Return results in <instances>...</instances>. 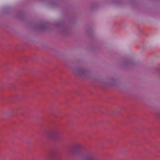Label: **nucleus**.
Instances as JSON below:
<instances>
[{
    "label": "nucleus",
    "instance_id": "obj_1",
    "mask_svg": "<svg viewBox=\"0 0 160 160\" xmlns=\"http://www.w3.org/2000/svg\"><path fill=\"white\" fill-rule=\"evenodd\" d=\"M73 72L77 75L82 78H86L89 76V72L85 68H77L74 70Z\"/></svg>",
    "mask_w": 160,
    "mask_h": 160
},
{
    "label": "nucleus",
    "instance_id": "obj_2",
    "mask_svg": "<svg viewBox=\"0 0 160 160\" xmlns=\"http://www.w3.org/2000/svg\"><path fill=\"white\" fill-rule=\"evenodd\" d=\"M81 160H95V157L94 153L91 152L86 153L84 156L81 157Z\"/></svg>",
    "mask_w": 160,
    "mask_h": 160
},
{
    "label": "nucleus",
    "instance_id": "obj_3",
    "mask_svg": "<svg viewBox=\"0 0 160 160\" xmlns=\"http://www.w3.org/2000/svg\"><path fill=\"white\" fill-rule=\"evenodd\" d=\"M59 132L57 130H52L48 133V136L50 138H54L57 137L59 134Z\"/></svg>",
    "mask_w": 160,
    "mask_h": 160
},
{
    "label": "nucleus",
    "instance_id": "obj_4",
    "mask_svg": "<svg viewBox=\"0 0 160 160\" xmlns=\"http://www.w3.org/2000/svg\"><path fill=\"white\" fill-rule=\"evenodd\" d=\"M60 31L62 34H65L67 32V29L65 27H62L60 29Z\"/></svg>",
    "mask_w": 160,
    "mask_h": 160
},
{
    "label": "nucleus",
    "instance_id": "obj_5",
    "mask_svg": "<svg viewBox=\"0 0 160 160\" xmlns=\"http://www.w3.org/2000/svg\"><path fill=\"white\" fill-rule=\"evenodd\" d=\"M81 147V146L80 144H77L75 146L74 148L75 149L78 150Z\"/></svg>",
    "mask_w": 160,
    "mask_h": 160
},
{
    "label": "nucleus",
    "instance_id": "obj_6",
    "mask_svg": "<svg viewBox=\"0 0 160 160\" xmlns=\"http://www.w3.org/2000/svg\"><path fill=\"white\" fill-rule=\"evenodd\" d=\"M40 28L41 29H44L45 28V26L44 25H41L40 26Z\"/></svg>",
    "mask_w": 160,
    "mask_h": 160
},
{
    "label": "nucleus",
    "instance_id": "obj_7",
    "mask_svg": "<svg viewBox=\"0 0 160 160\" xmlns=\"http://www.w3.org/2000/svg\"><path fill=\"white\" fill-rule=\"evenodd\" d=\"M108 81H111L112 82H114L115 81L114 80V79L112 78H109L108 79Z\"/></svg>",
    "mask_w": 160,
    "mask_h": 160
},
{
    "label": "nucleus",
    "instance_id": "obj_8",
    "mask_svg": "<svg viewBox=\"0 0 160 160\" xmlns=\"http://www.w3.org/2000/svg\"><path fill=\"white\" fill-rule=\"evenodd\" d=\"M156 115L157 117L160 118V111L157 113Z\"/></svg>",
    "mask_w": 160,
    "mask_h": 160
},
{
    "label": "nucleus",
    "instance_id": "obj_9",
    "mask_svg": "<svg viewBox=\"0 0 160 160\" xmlns=\"http://www.w3.org/2000/svg\"><path fill=\"white\" fill-rule=\"evenodd\" d=\"M132 64V63L131 62H129L128 63H127L126 65V66H129L131 64Z\"/></svg>",
    "mask_w": 160,
    "mask_h": 160
},
{
    "label": "nucleus",
    "instance_id": "obj_10",
    "mask_svg": "<svg viewBox=\"0 0 160 160\" xmlns=\"http://www.w3.org/2000/svg\"><path fill=\"white\" fill-rule=\"evenodd\" d=\"M107 85H113V83H109V84H107Z\"/></svg>",
    "mask_w": 160,
    "mask_h": 160
}]
</instances>
